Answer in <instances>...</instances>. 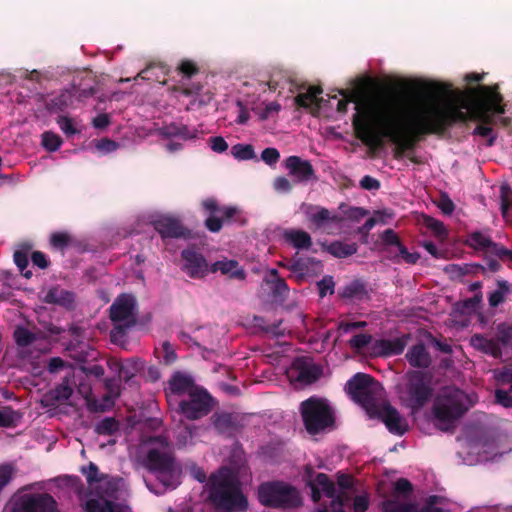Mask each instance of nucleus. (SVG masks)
<instances>
[{
	"label": "nucleus",
	"mask_w": 512,
	"mask_h": 512,
	"mask_svg": "<svg viewBox=\"0 0 512 512\" xmlns=\"http://www.w3.org/2000/svg\"><path fill=\"white\" fill-rule=\"evenodd\" d=\"M406 345V338H394L392 340H379L372 346V352L375 355L389 356L396 355L403 351Z\"/></svg>",
	"instance_id": "412c9836"
},
{
	"label": "nucleus",
	"mask_w": 512,
	"mask_h": 512,
	"mask_svg": "<svg viewBox=\"0 0 512 512\" xmlns=\"http://www.w3.org/2000/svg\"><path fill=\"white\" fill-rule=\"evenodd\" d=\"M419 92L408 106L388 99L356 103L353 126L357 137L370 148H378L388 139L405 150L413 135L437 133L450 121L465 119L468 114L490 124L493 116L503 113L501 97L491 87L463 92L444 83L422 82Z\"/></svg>",
	"instance_id": "f257e3e1"
},
{
	"label": "nucleus",
	"mask_w": 512,
	"mask_h": 512,
	"mask_svg": "<svg viewBox=\"0 0 512 512\" xmlns=\"http://www.w3.org/2000/svg\"><path fill=\"white\" fill-rule=\"evenodd\" d=\"M400 252L404 260L408 263H415L419 258L417 254L408 253L404 248H400Z\"/></svg>",
	"instance_id": "774afa93"
},
{
	"label": "nucleus",
	"mask_w": 512,
	"mask_h": 512,
	"mask_svg": "<svg viewBox=\"0 0 512 512\" xmlns=\"http://www.w3.org/2000/svg\"><path fill=\"white\" fill-rule=\"evenodd\" d=\"M382 237L388 244H398L397 235L392 230L385 231Z\"/></svg>",
	"instance_id": "e2e57ef3"
},
{
	"label": "nucleus",
	"mask_w": 512,
	"mask_h": 512,
	"mask_svg": "<svg viewBox=\"0 0 512 512\" xmlns=\"http://www.w3.org/2000/svg\"><path fill=\"white\" fill-rule=\"evenodd\" d=\"M13 467L11 465L0 466V490L11 480Z\"/></svg>",
	"instance_id": "a18cd8bd"
},
{
	"label": "nucleus",
	"mask_w": 512,
	"mask_h": 512,
	"mask_svg": "<svg viewBox=\"0 0 512 512\" xmlns=\"http://www.w3.org/2000/svg\"><path fill=\"white\" fill-rule=\"evenodd\" d=\"M46 299L48 302H55V303H60V304H65L66 303V299L67 301H71V295L67 292H63V291H50L47 296H46Z\"/></svg>",
	"instance_id": "a19ab883"
},
{
	"label": "nucleus",
	"mask_w": 512,
	"mask_h": 512,
	"mask_svg": "<svg viewBox=\"0 0 512 512\" xmlns=\"http://www.w3.org/2000/svg\"><path fill=\"white\" fill-rule=\"evenodd\" d=\"M366 326V322L363 321H357V322H342L339 325V329L343 331L344 333H348L352 331L353 329L362 328Z\"/></svg>",
	"instance_id": "864d4df0"
},
{
	"label": "nucleus",
	"mask_w": 512,
	"mask_h": 512,
	"mask_svg": "<svg viewBox=\"0 0 512 512\" xmlns=\"http://www.w3.org/2000/svg\"><path fill=\"white\" fill-rule=\"evenodd\" d=\"M64 366V362L60 358H53L49 362L50 372H56Z\"/></svg>",
	"instance_id": "338daca9"
},
{
	"label": "nucleus",
	"mask_w": 512,
	"mask_h": 512,
	"mask_svg": "<svg viewBox=\"0 0 512 512\" xmlns=\"http://www.w3.org/2000/svg\"><path fill=\"white\" fill-rule=\"evenodd\" d=\"M372 340V337L368 334H358L352 337L349 344L352 348L362 349L366 347Z\"/></svg>",
	"instance_id": "4c0bfd02"
},
{
	"label": "nucleus",
	"mask_w": 512,
	"mask_h": 512,
	"mask_svg": "<svg viewBox=\"0 0 512 512\" xmlns=\"http://www.w3.org/2000/svg\"><path fill=\"white\" fill-rule=\"evenodd\" d=\"M468 243L473 248L483 249V248L488 247L491 244V241H490V238L486 234L476 232V233H473L470 235V237L468 239Z\"/></svg>",
	"instance_id": "473e14b6"
},
{
	"label": "nucleus",
	"mask_w": 512,
	"mask_h": 512,
	"mask_svg": "<svg viewBox=\"0 0 512 512\" xmlns=\"http://www.w3.org/2000/svg\"><path fill=\"white\" fill-rule=\"evenodd\" d=\"M208 143L210 148L216 153H223L228 149V143L221 136L211 137Z\"/></svg>",
	"instance_id": "ea45409f"
},
{
	"label": "nucleus",
	"mask_w": 512,
	"mask_h": 512,
	"mask_svg": "<svg viewBox=\"0 0 512 512\" xmlns=\"http://www.w3.org/2000/svg\"><path fill=\"white\" fill-rule=\"evenodd\" d=\"M407 359L412 366L427 367L430 364V356L423 345L413 346L407 353Z\"/></svg>",
	"instance_id": "a878e982"
},
{
	"label": "nucleus",
	"mask_w": 512,
	"mask_h": 512,
	"mask_svg": "<svg viewBox=\"0 0 512 512\" xmlns=\"http://www.w3.org/2000/svg\"><path fill=\"white\" fill-rule=\"evenodd\" d=\"M424 223L434 233L436 237L442 239L446 235V229L441 222L431 217H425Z\"/></svg>",
	"instance_id": "f704fd0d"
},
{
	"label": "nucleus",
	"mask_w": 512,
	"mask_h": 512,
	"mask_svg": "<svg viewBox=\"0 0 512 512\" xmlns=\"http://www.w3.org/2000/svg\"><path fill=\"white\" fill-rule=\"evenodd\" d=\"M190 472L192 474V476L197 479L198 481L200 482H203L205 480V473L198 467H196L195 465H192L190 467Z\"/></svg>",
	"instance_id": "69168bd1"
},
{
	"label": "nucleus",
	"mask_w": 512,
	"mask_h": 512,
	"mask_svg": "<svg viewBox=\"0 0 512 512\" xmlns=\"http://www.w3.org/2000/svg\"><path fill=\"white\" fill-rule=\"evenodd\" d=\"M72 394V388L68 382H63L54 390V398L58 401L67 400Z\"/></svg>",
	"instance_id": "c9c22d12"
},
{
	"label": "nucleus",
	"mask_w": 512,
	"mask_h": 512,
	"mask_svg": "<svg viewBox=\"0 0 512 512\" xmlns=\"http://www.w3.org/2000/svg\"><path fill=\"white\" fill-rule=\"evenodd\" d=\"M327 251L336 257H346L356 252L355 244L334 242L327 246Z\"/></svg>",
	"instance_id": "c85d7f7f"
},
{
	"label": "nucleus",
	"mask_w": 512,
	"mask_h": 512,
	"mask_svg": "<svg viewBox=\"0 0 512 512\" xmlns=\"http://www.w3.org/2000/svg\"><path fill=\"white\" fill-rule=\"evenodd\" d=\"M58 124L61 130L66 134H75L78 132L75 122L70 118L60 117L58 120Z\"/></svg>",
	"instance_id": "c03bdc74"
},
{
	"label": "nucleus",
	"mask_w": 512,
	"mask_h": 512,
	"mask_svg": "<svg viewBox=\"0 0 512 512\" xmlns=\"http://www.w3.org/2000/svg\"><path fill=\"white\" fill-rule=\"evenodd\" d=\"M282 238L285 243L293 246L296 249H307L311 246L310 235L299 229H288L282 233Z\"/></svg>",
	"instance_id": "4be33fe9"
},
{
	"label": "nucleus",
	"mask_w": 512,
	"mask_h": 512,
	"mask_svg": "<svg viewBox=\"0 0 512 512\" xmlns=\"http://www.w3.org/2000/svg\"><path fill=\"white\" fill-rule=\"evenodd\" d=\"M360 184L364 189H368V190H373V189L379 188V182L370 176L363 177Z\"/></svg>",
	"instance_id": "6e6d98bb"
},
{
	"label": "nucleus",
	"mask_w": 512,
	"mask_h": 512,
	"mask_svg": "<svg viewBox=\"0 0 512 512\" xmlns=\"http://www.w3.org/2000/svg\"><path fill=\"white\" fill-rule=\"evenodd\" d=\"M32 261L34 265L39 268H46L48 265L45 255L41 252H34L32 255Z\"/></svg>",
	"instance_id": "4d7b16f0"
},
{
	"label": "nucleus",
	"mask_w": 512,
	"mask_h": 512,
	"mask_svg": "<svg viewBox=\"0 0 512 512\" xmlns=\"http://www.w3.org/2000/svg\"><path fill=\"white\" fill-rule=\"evenodd\" d=\"M285 168L298 182L309 181L314 176L312 165L297 156H290L285 160Z\"/></svg>",
	"instance_id": "dca6fc26"
},
{
	"label": "nucleus",
	"mask_w": 512,
	"mask_h": 512,
	"mask_svg": "<svg viewBox=\"0 0 512 512\" xmlns=\"http://www.w3.org/2000/svg\"><path fill=\"white\" fill-rule=\"evenodd\" d=\"M280 104L277 102L261 103L256 106H251V109L261 118L266 119L273 114L280 111Z\"/></svg>",
	"instance_id": "c756f323"
},
{
	"label": "nucleus",
	"mask_w": 512,
	"mask_h": 512,
	"mask_svg": "<svg viewBox=\"0 0 512 512\" xmlns=\"http://www.w3.org/2000/svg\"><path fill=\"white\" fill-rule=\"evenodd\" d=\"M438 207L445 214H451L454 210V205L452 201L447 198H442L438 203Z\"/></svg>",
	"instance_id": "13d9d810"
},
{
	"label": "nucleus",
	"mask_w": 512,
	"mask_h": 512,
	"mask_svg": "<svg viewBox=\"0 0 512 512\" xmlns=\"http://www.w3.org/2000/svg\"><path fill=\"white\" fill-rule=\"evenodd\" d=\"M61 143L60 137L54 133L46 132L42 135V144L49 151H56Z\"/></svg>",
	"instance_id": "72a5a7b5"
},
{
	"label": "nucleus",
	"mask_w": 512,
	"mask_h": 512,
	"mask_svg": "<svg viewBox=\"0 0 512 512\" xmlns=\"http://www.w3.org/2000/svg\"><path fill=\"white\" fill-rule=\"evenodd\" d=\"M168 401L171 403L175 395L188 394L192 397V403L199 402L197 408H191L189 405H180L181 413L188 419H197L206 415L211 408V398L209 395L195 386L190 376L182 373H175L169 381Z\"/></svg>",
	"instance_id": "423d86ee"
},
{
	"label": "nucleus",
	"mask_w": 512,
	"mask_h": 512,
	"mask_svg": "<svg viewBox=\"0 0 512 512\" xmlns=\"http://www.w3.org/2000/svg\"><path fill=\"white\" fill-rule=\"evenodd\" d=\"M183 256V269L191 277H203L208 272L204 258L193 250H185Z\"/></svg>",
	"instance_id": "a211bd4d"
},
{
	"label": "nucleus",
	"mask_w": 512,
	"mask_h": 512,
	"mask_svg": "<svg viewBox=\"0 0 512 512\" xmlns=\"http://www.w3.org/2000/svg\"><path fill=\"white\" fill-rule=\"evenodd\" d=\"M286 373L291 383L303 386L316 381L321 374V370L309 359L301 358L295 360Z\"/></svg>",
	"instance_id": "ddd939ff"
},
{
	"label": "nucleus",
	"mask_w": 512,
	"mask_h": 512,
	"mask_svg": "<svg viewBox=\"0 0 512 512\" xmlns=\"http://www.w3.org/2000/svg\"><path fill=\"white\" fill-rule=\"evenodd\" d=\"M236 471L222 468L210 478L209 498L214 506L221 511H240L247 507V500L239 488V474Z\"/></svg>",
	"instance_id": "20e7f679"
},
{
	"label": "nucleus",
	"mask_w": 512,
	"mask_h": 512,
	"mask_svg": "<svg viewBox=\"0 0 512 512\" xmlns=\"http://www.w3.org/2000/svg\"><path fill=\"white\" fill-rule=\"evenodd\" d=\"M153 224L155 229L162 235L163 238L181 237L184 234L183 228L179 222L167 215H159L156 219L153 220Z\"/></svg>",
	"instance_id": "aec40b11"
},
{
	"label": "nucleus",
	"mask_w": 512,
	"mask_h": 512,
	"mask_svg": "<svg viewBox=\"0 0 512 512\" xmlns=\"http://www.w3.org/2000/svg\"><path fill=\"white\" fill-rule=\"evenodd\" d=\"M86 512H130L129 508L123 505L113 504L101 496L99 499H90L85 504Z\"/></svg>",
	"instance_id": "5701e85b"
},
{
	"label": "nucleus",
	"mask_w": 512,
	"mask_h": 512,
	"mask_svg": "<svg viewBox=\"0 0 512 512\" xmlns=\"http://www.w3.org/2000/svg\"><path fill=\"white\" fill-rule=\"evenodd\" d=\"M310 218L316 225H321L330 218V213L326 209L317 208Z\"/></svg>",
	"instance_id": "de8ad7c7"
},
{
	"label": "nucleus",
	"mask_w": 512,
	"mask_h": 512,
	"mask_svg": "<svg viewBox=\"0 0 512 512\" xmlns=\"http://www.w3.org/2000/svg\"><path fill=\"white\" fill-rule=\"evenodd\" d=\"M138 457L163 485V489L153 490L154 493L161 494L179 485L181 470L174 463L171 447L165 438L154 437L143 441L138 449Z\"/></svg>",
	"instance_id": "7ed1b4c3"
},
{
	"label": "nucleus",
	"mask_w": 512,
	"mask_h": 512,
	"mask_svg": "<svg viewBox=\"0 0 512 512\" xmlns=\"http://www.w3.org/2000/svg\"><path fill=\"white\" fill-rule=\"evenodd\" d=\"M300 409L305 427L311 434L323 431L333 424V412L325 399L311 397L301 403Z\"/></svg>",
	"instance_id": "0eeeda50"
},
{
	"label": "nucleus",
	"mask_w": 512,
	"mask_h": 512,
	"mask_svg": "<svg viewBox=\"0 0 512 512\" xmlns=\"http://www.w3.org/2000/svg\"><path fill=\"white\" fill-rule=\"evenodd\" d=\"M471 345L479 350H482L485 353L491 354L494 357H497L499 352L498 344L492 340L486 339L480 335H475L471 338Z\"/></svg>",
	"instance_id": "bb28decb"
},
{
	"label": "nucleus",
	"mask_w": 512,
	"mask_h": 512,
	"mask_svg": "<svg viewBox=\"0 0 512 512\" xmlns=\"http://www.w3.org/2000/svg\"><path fill=\"white\" fill-rule=\"evenodd\" d=\"M353 506L355 512H364L368 508V496L365 493L356 496Z\"/></svg>",
	"instance_id": "09e8293b"
},
{
	"label": "nucleus",
	"mask_w": 512,
	"mask_h": 512,
	"mask_svg": "<svg viewBox=\"0 0 512 512\" xmlns=\"http://www.w3.org/2000/svg\"><path fill=\"white\" fill-rule=\"evenodd\" d=\"M500 197H501V210L502 215L505 219L508 220L510 212L512 211V190L506 184L501 185L500 187Z\"/></svg>",
	"instance_id": "cd10ccee"
},
{
	"label": "nucleus",
	"mask_w": 512,
	"mask_h": 512,
	"mask_svg": "<svg viewBox=\"0 0 512 512\" xmlns=\"http://www.w3.org/2000/svg\"><path fill=\"white\" fill-rule=\"evenodd\" d=\"M231 153L238 160H250L255 157L254 149L249 144H237L231 148Z\"/></svg>",
	"instance_id": "7c9ffc66"
},
{
	"label": "nucleus",
	"mask_w": 512,
	"mask_h": 512,
	"mask_svg": "<svg viewBox=\"0 0 512 512\" xmlns=\"http://www.w3.org/2000/svg\"><path fill=\"white\" fill-rule=\"evenodd\" d=\"M213 272L220 271L223 275L230 278L243 279L244 271L234 260L223 259L212 265Z\"/></svg>",
	"instance_id": "b1692460"
},
{
	"label": "nucleus",
	"mask_w": 512,
	"mask_h": 512,
	"mask_svg": "<svg viewBox=\"0 0 512 512\" xmlns=\"http://www.w3.org/2000/svg\"><path fill=\"white\" fill-rule=\"evenodd\" d=\"M274 189L279 193H286L290 191L291 184L288 179L284 177H278L274 180L273 183Z\"/></svg>",
	"instance_id": "8fccbe9b"
},
{
	"label": "nucleus",
	"mask_w": 512,
	"mask_h": 512,
	"mask_svg": "<svg viewBox=\"0 0 512 512\" xmlns=\"http://www.w3.org/2000/svg\"><path fill=\"white\" fill-rule=\"evenodd\" d=\"M83 473L93 489H102L103 494L111 497L115 491L122 485L119 479L108 478L107 476H99L98 468L95 464L90 463L87 468H83Z\"/></svg>",
	"instance_id": "4468645a"
},
{
	"label": "nucleus",
	"mask_w": 512,
	"mask_h": 512,
	"mask_svg": "<svg viewBox=\"0 0 512 512\" xmlns=\"http://www.w3.org/2000/svg\"><path fill=\"white\" fill-rule=\"evenodd\" d=\"M163 134L168 138H175L166 144L168 151L174 152L181 148L182 141L194 139L197 136L196 131H189L186 127L171 126L164 129Z\"/></svg>",
	"instance_id": "6ab92c4d"
},
{
	"label": "nucleus",
	"mask_w": 512,
	"mask_h": 512,
	"mask_svg": "<svg viewBox=\"0 0 512 512\" xmlns=\"http://www.w3.org/2000/svg\"><path fill=\"white\" fill-rule=\"evenodd\" d=\"M203 207L210 212H214L216 215H211L206 219V226L212 232H217L222 227V222L219 216H225L227 219L233 217L237 213V209L234 207H228L225 209H218L216 202L213 199H207L203 202Z\"/></svg>",
	"instance_id": "f3484780"
},
{
	"label": "nucleus",
	"mask_w": 512,
	"mask_h": 512,
	"mask_svg": "<svg viewBox=\"0 0 512 512\" xmlns=\"http://www.w3.org/2000/svg\"><path fill=\"white\" fill-rule=\"evenodd\" d=\"M280 154L275 148H266L261 154V159L268 165H273L279 160Z\"/></svg>",
	"instance_id": "79ce46f5"
},
{
	"label": "nucleus",
	"mask_w": 512,
	"mask_h": 512,
	"mask_svg": "<svg viewBox=\"0 0 512 512\" xmlns=\"http://www.w3.org/2000/svg\"><path fill=\"white\" fill-rule=\"evenodd\" d=\"M430 395V388L424 378L413 373L408 376L405 387L401 389L400 399L412 409L420 408Z\"/></svg>",
	"instance_id": "9d476101"
},
{
	"label": "nucleus",
	"mask_w": 512,
	"mask_h": 512,
	"mask_svg": "<svg viewBox=\"0 0 512 512\" xmlns=\"http://www.w3.org/2000/svg\"><path fill=\"white\" fill-rule=\"evenodd\" d=\"M156 353L165 364H171L176 360V353L168 342H164L160 348H157Z\"/></svg>",
	"instance_id": "2f4dec72"
},
{
	"label": "nucleus",
	"mask_w": 512,
	"mask_h": 512,
	"mask_svg": "<svg viewBox=\"0 0 512 512\" xmlns=\"http://www.w3.org/2000/svg\"><path fill=\"white\" fill-rule=\"evenodd\" d=\"M495 397L497 403L502 405L503 407H512V398L508 395L507 392L503 390H497L495 393Z\"/></svg>",
	"instance_id": "3c124183"
},
{
	"label": "nucleus",
	"mask_w": 512,
	"mask_h": 512,
	"mask_svg": "<svg viewBox=\"0 0 512 512\" xmlns=\"http://www.w3.org/2000/svg\"><path fill=\"white\" fill-rule=\"evenodd\" d=\"M50 241L54 247L60 248L67 244L68 236L64 233H56L51 236Z\"/></svg>",
	"instance_id": "5fc2aeb1"
},
{
	"label": "nucleus",
	"mask_w": 512,
	"mask_h": 512,
	"mask_svg": "<svg viewBox=\"0 0 512 512\" xmlns=\"http://www.w3.org/2000/svg\"><path fill=\"white\" fill-rule=\"evenodd\" d=\"M14 337L17 344L24 346L32 341L31 333L24 328H17L14 332Z\"/></svg>",
	"instance_id": "37998d69"
},
{
	"label": "nucleus",
	"mask_w": 512,
	"mask_h": 512,
	"mask_svg": "<svg viewBox=\"0 0 512 512\" xmlns=\"http://www.w3.org/2000/svg\"><path fill=\"white\" fill-rule=\"evenodd\" d=\"M321 94L322 90L320 88L309 87L305 92L300 93L296 97V102L299 106L308 109L310 113L317 115L327 103L331 106L335 105L338 111L344 112L349 103L356 101V94L353 91H341V98L332 96L328 100H325L323 97H321Z\"/></svg>",
	"instance_id": "6e6552de"
},
{
	"label": "nucleus",
	"mask_w": 512,
	"mask_h": 512,
	"mask_svg": "<svg viewBox=\"0 0 512 512\" xmlns=\"http://www.w3.org/2000/svg\"><path fill=\"white\" fill-rule=\"evenodd\" d=\"M99 429L101 431H105V432H112L113 430L116 429V423L111 420V419H107V420H104L102 422V424L99 426Z\"/></svg>",
	"instance_id": "0e129e2a"
},
{
	"label": "nucleus",
	"mask_w": 512,
	"mask_h": 512,
	"mask_svg": "<svg viewBox=\"0 0 512 512\" xmlns=\"http://www.w3.org/2000/svg\"><path fill=\"white\" fill-rule=\"evenodd\" d=\"M180 70L183 74L190 76L196 72V67L191 61H183L180 65Z\"/></svg>",
	"instance_id": "052dcab7"
},
{
	"label": "nucleus",
	"mask_w": 512,
	"mask_h": 512,
	"mask_svg": "<svg viewBox=\"0 0 512 512\" xmlns=\"http://www.w3.org/2000/svg\"><path fill=\"white\" fill-rule=\"evenodd\" d=\"M504 300V292L501 290L494 291L489 297V304L493 307L497 306Z\"/></svg>",
	"instance_id": "bf43d9fd"
},
{
	"label": "nucleus",
	"mask_w": 512,
	"mask_h": 512,
	"mask_svg": "<svg viewBox=\"0 0 512 512\" xmlns=\"http://www.w3.org/2000/svg\"><path fill=\"white\" fill-rule=\"evenodd\" d=\"M258 499L264 506L294 507L300 503L298 492L283 482H267L258 488Z\"/></svg>",
	"instance_id": "1a4fd4ad"
},
{
	"label": "nucleus",
	"mask_w": 512,
	"mask_h": 512,
	"mask_svg": "<svg viewBox=\"0 0 512 512\" xmlns=\"http://www.w3.org/2000/svg\"><path fill=\"white\" fill-rule=\"evenodd\" d=\"M108 123H109L108 116L105 114L98 115L93 120V124L96 128H104L108 125Z\"/></svg>",
	"instance_id": "680f3d73"
},
{
	"label": "nucleus",
	"mask_w": 512,
	"mask_h": 512,
	"mask_svg": "<svg viewBox=\"0 0 512 512\" xmlns=\"http://www.w3.org/2000/svg\"><path fill=\"white\" fill-rule=\"evenodd\" d=\"M320 296L324 297L327 294L333 293L334 282L331 277H326L318 283Z\"/></svg>",
	"instance_id": "49530a36"
},
{
	"label": "nucleus",
	"mask_w": 512,
	"mask_h": 512,
	"mask_svg": "<svg viewBox=\"0 0 512 512\" xmlns=\"http://www.w3.org/2000/svg\"><path fill=\"white\" fill-rule=\"evenodd\" d=\"M346 390L370 416L378 415L391 433L402 435L408 430L407 421L388 405H382L384 389L368 374L357 373L347 383Z\"/></svg>",
	"instance_id": "f03ea898"
},
{
	"label": "nucleus",
	"mask_w": 512,
	"mask_h": 512,
	"mask_svg": "<svg viewBox=\"0 0 512 512\" xmlns=\"http://www.w3.org/2000/svg\"><path fill=\"white\" fill-rule=\"evenodd\" d=\"M13 512H59L48 494H22L15 499Z\"/></svg>",
	"instance_id": "9b49d317"
},
{
	"label": "nucleus",
	"mask_w": 512,
	"mask_h": 512,
	"mask_svg": "<svg viewBox=\"0 0 512 512\" xmlns=\"http://www.w3.org/2000/svg\"><path fill=\"white\" fill-rule=\"evenodd\" d=\"M310 486L313 492V499L316 501L320 499L322 494L332 498L334 492V485L325 474H318L314 480L310 481Z\"/></svg>",
	"instance_id": "393cba45"
},
{
	"label": "nucleus",
	"mask_w": 512,
	"mask_h": 512,
	"mask_svg": "<svg viewBox=\"0 0 512 512\" xmlns=\"http://www.w3.org/2000/svg\"><path fill=\"white\" fill-rule=\"evenodd\" d=\"M305 266L306 264L300 261L292 265L291 272L297 280H302L312 275Z\"/></svg>",
	"instance_id": "e433bc0d"
},
{
	"label": "nucleus",
	"mask_w": 512,
	"mask_h": 512,
	"mask_svg": "<svg viewBox=\"0 0 512 512\" xmlns=\"http://www.w3.org/2000/svg\"><path fill=\"white\" fill-rule=\"evenodd\" d=\"M477 401L475 394H466L454 388H444L434 404V417L436 425L446 430L450 424L472 407Z\"/></svg>",
	"instance_id": "39448f33"
},
{
	"label": "nucleus",
	"mask_w": 512,
	"mask_h": 512,
	"mask_svg": "<svg viewBox=\"0 0 512 512\" xmlns=\"http://www.w3.org/2000/svg\"><path fill=\"white\" fill-rule=\"evenodd\" d=\"M135 299L132 295H120L110 308L111 320L118 326L112 333L115 338L121 327L129 326L134 322Z\"/></svg>",
	"instance_id": "f8f14e48"
},
{
	"label": "nucleus",
	"mask_w": 512,
	"mask_h": 512,
	"mask_svg": "<svg viewBox=\"0 0 512 512\" xmlns=\"http://www.w3.org/2000/svg\"><path fill=\"white\" fill-rule=\"evenodd\" d=\"M411 491V484L406 479H399L394 485V499L387 500L383 504L384 512H416L412 504H406L400 498H405Z\"/></svg>",
	"instance_id": "2eb2a0df"
},
{
	"label": "nucleus",
	"mask_w": 512,
	"mask_h": 512,
	"mask_svg": "<svg viewBox=\"0 0 512 512\" xmlns=\"http://www.w3.org/2000/svg\"><path fill=\"white\" fill-rule=\"evenodd\" d=\"M14 261H15L16 265L18 266L19 270L23 273V275L26 278H29L31 276V272L25 271V269L27 268V265H28L27 255L23 252L17 251L14 254Z\"/></svg>",
	"instance_id": "58836bf2"
},
{
	"label": "nucleus",
	"mask_w": 512,
	"mask_h": 512,
	"mask_svg": "<svg viewBox=\"0 0 512 512\" xmlns=\"http://www.w3.org/2000/svg\"><path fill=\"white\" fill-rule=\"evenodd\" d=\"M96 148L104 153L112 152L116 150L117 144L111 140H101L96 144Z\"/></svg>",
	"instance_id": "603ef678"
}]
</instances>
